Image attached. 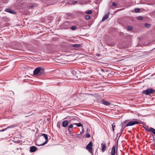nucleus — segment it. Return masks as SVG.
<instances>
[{
  "label": "nucleus",
  "mask_w": 155,
  "mask_h": 155,
  "mask_svg": "<svg viewBox=\"0 0 155 155\" xmlns=\"http://www.w3.org/2000/svg\"><path fill=\"white\" fill-rule=\"evenodd\" d=\"M44 69L41 67H38L34 70L33 71V74L35 75L39 74L40 75L44 73Z\"/></svg>",
  "instance_id": "1"
},
{
  "label": "nucleus",
  "mask_w": 155,
  "mask_h": 155,
  "mask_svg": "<svg viewBox=\"0 0 155 155\" xmlns=\"http://www.w3.org/2000/svg\"><path fill=\"white\" fill-rule=\"evenodd\" d=\"M155 91V90L152 88H151L143 91V93L146 95H149L153 93Z\"/></svg>",
  "instance_id": "2"
},
{
  "label": "nucleus",
  "mask_w": 155,
  "mask_h": 155,
  "mask_svg": "<svg viewBox=\"0 0 155 155\" xmlns=\"http://www.w3.org/2000/svg\"><path fill=\"white\" fill-rule=\"evenodd\" d=\"M92 141H90L89 143L87 145L86 147V149L88 151L93 154V151L92 150Z\"/></svg>",
  "instance_id": "3"
},
{
  "label": "nucleus",
  "mask_w": 155,
  "mask_h": 155,
  "mask_svg": "<svg viewBox=\"0 0 155 155\" xmlns=\"http://www.w3.org/2000/svg\"><path fill=\"white\" fill-rule=\"evenodd\" d=\"M41 136H43L44 137L45 139V141L44 142L40 144H36L38 146H44L48 142V137L47 135L46 134H42Z\"/></svg>",
  "instance_id": "4"
},
{
  "label": "nucleus",
  "mask_w": 155,
  "mask_h": 155,
  "mask_svg": "<svg viewBox=\"0 0 155 155\" xmlns=\"http://www.w3.org/2000/svg\"><path fill=\"white\" fill-rule=\"evenodd\" d=\"M139 123H140L139 122L137 121H131L127 123V125L125 127V128L126 127L133 126L135 124H139Z\"/></svg>",
  "instance_id": "5"
},
{
  "label": "nucleus",
  "mask_w": 155,
  "mask_h": 155,
  "mask_svg": "<svg viewBox=\"0 0 155 155\" xmlns=\"http://www.w3.org/2000/svg\"><path fill=\"white\" fill-rule=\"evenodd\" d=\"M101 150L102 152H104L106 148V144L105 143H103L101 144Z\"/></svg>",
  "instance_id": "6"
},
{
  "label": "nucleus",
  "mask_w": 155,
  "mask_h": 155,
  "mask_svg": "<svg viewBox=\"0 0 155 155\" xmlns=\"http://www.w3.org/2000/svg\"><path fill=\"white\" fill-rule=\"evenodd\" d=\"M101 102L102 104L107 106L109 105L110 104V103L104 99H102Z\"/></svg>",
  "instance_id": "7"
},
{
  "label": "nucleus",
  "mask_w": 155,
  "mask_h": 155,
  "mask_svg": "<svg viewBox=\"0 0 155 155\" xmlns=\"http://www.w3.org/2000/svg\"><path fill=\"white\" fill-rule=\"evenodd\" d=\"M69 122L67 120L63 121L62 122V126L64 127H66L68 124Z\"/></svg>",
  "instance_id": "8"
},
{
  "label": "nucleus",
  "mask_w": 155,
  "mask_h": 155,
  "mask_svg": "<svg viewBox=\"0 0 155 155\" xmlns=\"http://www.w3.org/2000/svg\"><path fill=\"white\" fill-rule=\"evenodd\" d=\"M37 149H38L36 147L34 146H33L30 147L29 151L30 152H33L36 151Z\"/></svg>",
  "instance_id": "9"
},
{
  "label": "nucleus",
  "mask_w": 155,
  "mask_h": 155,
  "mask_svg": "<svg viewBox=\"0 0 155 155\" xmlns=\"http://www.w3.org/2000/svg\"><path fill=\"white\" fill-rule=\"evenodd\" d=\"M5 11L11 14H16V13L14 11H13L12 10L9 9H6L5 10Z\"/></svg>",
  "instance_id": "10"
},
{
  "label": "nucleus",
  "mask_w": 155,
  "mask_h": 155,
  "mask_svg": "<svg viewBox=\"0 0 155 155\" xmlns=\"http://www.w3.org/2000/svg\"><path fill=\"white\" fill-rule=\"evenodd\" d=\"M109 14H110L109 13H108V14H107L105 15L103 17V18L102 19V21H104V20H105L107 19V18H108V16H109Z\"/></svg>",
  "instance_id": "11"
},
{
  "label": "nucleus",
  "mask_w": 155,
  "mask_h": 155,
  "mask_svg": "<svg viewBox=\"0 0 155 155\" xmlns=\"http://www.w3.org/2000/svg\"><path fill=\"white\" fill-rule=\"evenodd\" d=\"M115 147L114 146L112 148V150L111 152V155H115Z\"/></svg>",
  "instance_id": "12"
},
{
  "label": "nucleus",
  "mask_w": 155,
  "mask_h": 155,
  "mask_svg": "<svg viewBox=\"0 0 155 155\" xmlns=\"http://www.w3.org/2000/svg\"><path fill=\"white\" fill-rule=\"evenodd\" d=\"M72 47L74 48H79L81 47V45L79 44H75L71 45Z\"/></svg>",
  "instance_id": "13"
},
{
  "label": "nucleus",
  "mask_w": 155,
  "mask_h": 155,
  "mask_svg": "<svg viewBox=\"0 0 155 155\" xmlns=\"http://www.w3.org/2000/svg\"><path fill=\"white\" fill-rule=\"evenodd\" d=\"M73 127V125L72 124H71L70 125L68 128V130L70 133H71V129Z\"/></svg>",
  "instance_id": "14"
},
{
  "label": "nucleus",
  "mask_w": 155,
  "mask_h": 155,
  "mask_svg": "<svg viewBox=\"0 0 155 155\" xmlns=\"http://www.w3.org/2000/svg\"><path fill=\"white\" fill-rule=\"evenodd\" d=\"M16 126L15 124H12L11 126H9L8 127H7L6 128V129H8L9 128H13L15 127H16Z\"/></svg>",
  "instance_id": "15"
},
{
  "label": "nucleus",
  "mask_w": 155,
  "mask_h": 155,
  "mask_svg": "<svg viewBox=\"0 0 155 155\" xmlns=\"http://www.w3.org/2000/svg\"><path fill=\"white\" fill-rule=\"evenodd\" d=\"M74 124L76 125L77 127H80L81 126H82V124L81 123H75Z\"/></svg>",
  "instance_id": "16"
},
{
  "label": "nucleus",
  "mask_w": 155,
  "mask_h": 155,
  "mask_svg": "<svg viewBox=\"0 0 155 155\" xmlns=\"http://www.w3.org/2000/svg\"><path fill=\"white\" fill-rule=\"evenodd\" d=\"M150 131H151L153 134L155 135V129L153 128H150Z\"/></svg>",
  "instance_id": "17"
},
{
  "label": "nucleus",
  "mask_w": 155,
  "mask_h": 155,
  "mask_svg": "<svg viewBox=\"0 0 155 155\" xmlns=\"http://www.w3.org/2000/svg\"><path fill=\"white\" fill-rule=\"evenodd\" d=\"M144 129L148 132H150V128L149 129L147 127H144Z\"/></svg>",
  "instance_id": "18"
},
{
  "label": "nucleus",
  "mask_w": 155,
  "mask_h": 155,
  "mask_svg": "<svg viewBox=\"0 0 155 155\" xmlns=\"http://www.w3.org/2000/svg\"><path fill=\"white\" fill-rule=\"evenodd\" d=\"M144 25L146 27L149 28L150 27V25L149 24L145 23Z\"/></svg>",
  "instance_id": "19"
},
{
  "label": "nucleus",
  "mask_w": 155,
  "mask_h": 155,
  "mask_svg": "<svg viewBox=\"0 0 155 155\" xmlns=\"http://www.w3.org/2000/svg\"><path fill=\"white\" fill-rule=\"evenodd\" d=\"M92 13L91 10H88L86 12V13L88 14H91Z\"/></svg>",
  "instance_id": "20"
},
{
  "label": "nucleus",
  "mask_w": 155,
  "mask_h": 155,
  "mask_svg": "<svg viewBox=\"0 0 155 155\" xmlns=\"http://www.w3.org/2000/svg\"><path fill=\"white\" fill-rule=\"evenodd\" d=\"M127 29L128 30H131L133 28L130 26H127Z\"/></svg>",
  "instance_id": "21"
},
{
  "label": "nucleus",
  "mask_w": 155,
  "mask_h": 155,
  "mask_svg": "<svg viewBox=\"0 0 155 155\" xmlns=\"http://www.w3.org/2000/svg\"><path fill=\"white\" fill-rule=\"evenodd\" d=\"M134 10L136 12H140V9L139 8H136Z\"/></svg>",
  "instance_id": "22"
},
{
  "label": "nucleus",
  "mask_w": 155,
  "mask_h": 155,
  "mask_svg": "<svg viewBox=\"0 0 155 155\" xmlns=\"http://www.w3.org/2000/svg\"><path fill=\"white\" fill-rule=\"evenodd\" d=\"M76 28V26H72L71 28V29L72 30H74Z\"/></svg>",
  "instance_id": "23"
},
{
  "label": "nucleus",
  "mask_w": 155,
  "mask_h": 155,
  "mask_svg": "<svg viewBox=\"0 0 155 155\" xmlns=\"http://www.w3.org/2000/svg\"><path fill=\"white\" fill-rule=\"evenodd\" d=\"M85 18L87 19H89L90 18V16L89 15H86L85 16Z\"/></svg>",
  "instance_id": "24"
},
{
  "label": "nucleus",
  "mask_w": 155,
  "mask_h": 155,
  "mask_svg": "<svg viewBox=\"0 0 155 155\" xmlns=\"http://www.w3.org/2000/svg\"><path fill=\"white\" fill-rule=\"evenodd\" d=\"M124 128H123V127H122V129L121 130V131H120V133L119 134H120V136H119V137H120V136L121 135V134L122 133L124 129Z\"/></svg>",
  "instance_id": "25"
},
{
  "label": "nucleus",
  "mask_w": 155,
  "mask_h": 155,
  "mask_svg": "<svg viewBox=\"0 0 155 155\" xmlns=\"http://www.w3.org/2000/svg\"><path fill=\"white\" fill-rule=\"evenodd\" d=\"M137 18L140 20H141L143 19L142 17L141 16H140L137 17Z\"/></svg>",
  "instance_id": "26"
},
{
  "label": "nucleus",
  "mask_w": 155,
  "mask_h": 155,
  "mask_svg": "<svg viewBox=\"0 0 155 155\" xmlns=\"http://www.w3.org/2000/svg\"><path fill=\"white\" fill-rule=\"evenodd\" d=\"M115 127V125H114L113 124L112 125V129L113 131L114 132V128Z\"/></svg>",
  "instance_id": "27"
},
{
  "label": "nucleus",
  "mask_w": 155,
  "mask_h": 155,
  "mask_svg": "<svg viewBox=\"0 0 155 155\" xmlns=\"http://www.w3.org/2000/svg\"><path fill=\"white\" fill-rule=\"evenodd\" d=\"M117 5V4L114 2H113L112 3V5L114 6H116Z\"/></svg>",
  "instance_id": "28"
},
{
  "label": "nucleus",
  "mask_w": 155,
  "mask_h": 155,
  "mask_svg": "<svg viewBox=\"0 0 155 155\" xmlns=\"http://www.w3.org/2000/svg\"><path fill=\"white\" fill-rule=\"evenodd\" d=\"M90 137V134L88 133H87L86 135V137L87 138L89 137Z\"/></svg>",
  "instance_id": "29"
},
{
  "label": "nucleus",
  "mask_w": 155,
  "mask_h": 155,
  "mask_svg": "<svg viewBox=\"0 0 155 155\" xmlns=\"http://www.w3.org/2000/svg\"><path fill=\"white\" fill-rule=\"evenodd\" d=\"M57 126L58 128H60V123L58 122L57 124Z\"/></svg>",
  "instance_id": "30"
},
{
  "label": "nucleus",
  "mask_w": 155,
  "mask_h": 155,
  "mask_svg": "<svg viewBox=\"0 0 155 155\" xmlns=\"http://www.w3.org/2000/svg\"><path fill=\"white\" fill-rule=\"evenodd\" d=\"M7 129H6V128L5 129H3L1 130H0V132H3L4 131H5V130H6Z\"/></svg>",
  "instance_id": "31"
},
{
  "label": "nucleus",
  "mask_w": 155,
  "mask_h": 155,
  "mask_svg": "<svg viewBox=\"0 0 155 155\" xmlns=\"http://www.w3.org/2000/svg\"><path fill=\"white\" fill-rule=\"evenodd\" d=\"M67 15H68V16H71V14L70 13H67Z\"/></svg>",
  "instance_id": "32"
},
{
  "label": "nucleus",
  "mask_w": 155,
  "mask_h": 155,
  "mask_svg": "<svg viewBox=\"0 0 155 155\" xmlns=\"http://www.w3.org/2000/svg\"><path fill=\"white\" fill-rule=\"evenodd\" d=\"M77 2H78V1H74L73 2V4H75L77 3Z\"/></svg>",
  "instance_id": "33"
},
{
  "label": "nucleus",
  "mask_w": 155,
  "mask_h": 155,
  "mask_svg": "<svg viewBox=\"0 0 155 155\" xmlns=\"http://www.w3.org/2000/svg\"><path fill=\"white\" fill-rule=\"evenodd\" d=\"M34 7V5H32L31 6V8H33Z\"/></svg>",
  "instance_id": "34"
},
{
  "label": "nucleus",
  "mask_w": 155,
  "mask_h": 155,
  "mask_svg": "<svg viewBox=\"0 0 155 155\" xmlns=\"http://www.w3.org/2000/svg\"><path fill=\"white\" fill-rule=\"evenodd\" d=\"M120 133H118V134H117V136H118L119 135V136H120V134H120Z\"/></svg>",
  "instance_id": "35"
},
{
  "label": "nucleus",
  "mask_w": 155,
  "mask_h": 155,
  "mask_svg": "<svg viewBox=\"0 0 155 155\" xmlns=\"http://www.w3.org/2000/svg\"><path fill=\"white\" fill-rule=\"evenodd\" d=\"M126 121H125L124 122V123H123V124H125V123H126Z\"/></svg>",
  "instance_id": "36"
},
{
  "label": "nucleus",
  "mask_w": 155,
  "mask_h": 155,
  "mask_svg": "<svg viewBox=\"0 0 155 155\" xmlns=\"http://www.w3.org/2000/svg\"><path fill=\"white\" fill-rule=\"evenodd\" d=\"M16 149H17V150H19V148H16Z\"/></svg>",
  "instance_id": "37"
},
{
  "label": "nucleus",
  "mask_w": 155,
  "mask_h": 155,
  "mask_svg": "<svg viewBox=\"0 0 155 155\" xmlns=\"http://www.w3.org/2000/svg\"><path fill=\"white\" fill-rule=\"evenodd\" d=\"M20 149L21 150V148H20Z\"/></svg>",
  "instance_id": "38"
}]
</instances>
